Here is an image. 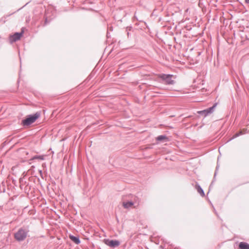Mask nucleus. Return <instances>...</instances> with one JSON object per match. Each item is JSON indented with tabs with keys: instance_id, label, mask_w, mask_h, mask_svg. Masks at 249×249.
Listing matches in <instances>:
<instances>
[{
	"instance_id": "f257e3e1",
	"label": "nucleus",
	"mask_w": 249,
	"mask_h": 249,
	"mask_svg": "<svg viewBox=\"0 0 249 249\" xmlns=\"http://www.w3.org/2000/svg\"><path fill=\"white\" fill-rule=\"evenodd\" d=\"M29 231L28 227L20 228L14 233V238L18 242L22 241L27 237Z\"/></svg>"
},
{
	"instance_id": "f03ea898",
	"label": "nucleus",
	"mask_w": 249,
	"mask_h": 249,
	"mask_svg": "<svg viewBox=\"0 0 249 249\" xmlns=\"http://www.w3.org/2000/svg\"><path fill=\"white\" fill-rule=\"evenodd\" d=\"M39 116L40 113L38 112H36L33 115H28L26 119L22 121L21 124L24 126H28L34 123Z\"/></svg>"
},
{
	"instance_id": "7ed1b4c3",
	"label": "nucleus",
	"mask_w": 249,
	"mask_h": 249,
	"mask_svg": "<svg viewBox=\"0 0 249 249\" xmlns=\"http://www.w3.org/2000/svg\"><path fill=\"white\" fill-rule=\"evenodd\" d=\"M173 75L161 74L159 76V77L162 80V82L166 85H174L175 81L172 79Z\"/></svg>"
},
{
	"instance_id": "20e7f679",
	"label": "nucleus",
	"mask_w": 249,
	"mask_h": 249,
	"mask_svg": "<svg viewBox=\"0 0 249 249\" xmlns=\"http://www.w3.org/2000/svg\"><path fill=\"white\" fill-rule=\"evenodd\" d=\"M216 106V104H214L212 107H209L206 109L201 111H198L197 113L202 116H203L204 117H206L208 115L213 112Z\"/></svg>"
},
{
	"instance_id": "39448f33",
	"label": "nucleus",
	"mask_w": 249,
	"mask_h": 249,
	"mask_svg": "<svg viewBox=\"0 0 249 249\" xmlns=\"http://www.w3.org/2000/svg\"><path fill=\"white\" fill-rule=\"evenodd\" d=\"M24 33L23 28L21 29V32L20 33H15L14 35H11L9 37V41L11 43H13L18 40L20 39Z\"/></svg>"
},
{
	"instance_id": "423d86ee",
	"label": "nucleus",
	"mask_w": 249,
	"mask_h": 249,
	"mask_svg": "<svg viewBox=\"0 0 249 249\" xmlns=\"http://www.w3.org/2000/svg\"><path fill=\"white\" fill-rule=\"evenodd\" d=\"M104 243L111 248L117 247L120 244V242L116 240L105 239Z\"/></svg>"
},
{
	"instance_id": "0eeeda50",
	"label": "nucleus",
	"mask_w": 249,
	"mask_h": 249,
	"mask_svg": "<svg viewBox=\"0 0 249 249\" xmlns=\"http://www.w3.org/2000/svg\"><path fill=\"white\" fill-rule=\"evenodd\" d=\"M156 140L158 142H166L169 141V138L166 135H160L156 137Z\"/></svg>"
},
{
	"instance_id": "6e6552de",
	"label": "nucleus",
	"mask_w": 249,
	"mask_h": 249,
	"mask_svg": "<svg viewBox=\"0 0 249 249\" xmlns=\"http://www.w3.org/2000/svg\"><path fill=\"white\" fill-rule=\"evenodd\" d=\"M240 249H249V244L246 242H241L239 244Z\"/></svg>"
},
{
	"instance_id": "1a4fd4ad",
	"label": "nucleus",
	"mask_w": 249,
	"mask_h": 249,
	"mask_svg": "<svg viewBox=\"0 0 249 249\" xmlns=\"http://www.w3.org/2000/svg\"><path fill=\"white\" fill-rule=\"evenodd\" d=\"M70 238L72 242H73L76 244H79L80 243V240L78 237L71 235H70Z\"/></svg>"
},
{
	"instance_id": "9d476101",
	"label": "nucleus",
	"mask_w": 249,
	"mask_h": 249,
	"mask_svg": "<svg viewBox=\"0 0 249 249\" xmlns=\"http://www.w3.org/2000/svg\"><path fill=\"white\" fill-rule=\"evenodd\" d=\"M196 188L197 191V192L201 196H204L205 193L204 192L203 190L198 184L196 185Z\"/></svg>"
},
{
	"instance_id": "9b49d317",
	"label": "nucleus",
	"mask_w": 249,
	"mask_h": 249,
	"mask_svg": "<svg viewBox=\"0 0 249 249\" xmlns=\"http://www.w3.org/2000/svg\"><path fill=\"white\" fill-rule=\"evenodd\" d=\"M134 205V203L132 201L124 202L123 205L125 209H128Z\"/></svg>"
},
{
	"instance_id": "f8f14e48",
	"label": "nucleus",
	"mask_w": 249,
	"mask_h": 249,
	"mask_svg": "<svg viewBox=\"0 0 249 249\" xmlns=\"http://www.w3.org/2000/svg\"><path fill=\"white\" fill-rule=\"evenodd\" d=\"M247 133V132H243V131H241L240 130V131H239L238 132H237L236 133H235L233 136L232 137L231 139V140H232L237 137H239V136L241 135H243V134H246Z\"/></svg>"
},
{
	"instance_id": "ddd939ff",
	"label": "nucleus",
	"mask_w": 249,
	"mask_h": 249,
	"mask_svg": "<svg viewBox=\"0 0 249 249\" xmlns=\"http://www.w3.org/2000/svg\"><path fill=\"white\" fill-rule=\"evenodd\" d=\"M31 160H44V157L43 155H36V156H34L32 158Z\"/></svg>"
},
{
	"instance_id": "4468645a",
	"label": "nucleus",
	"mask_w": 249,
	"mask_h": 249,
	"mask_svg": "<svg viewBox=\"0 0 249 249\" xmlns=\"http://www.w3.org/2000/svg\"><path fill=\"white\" fill-rule=\"evenodd\" d=\"M132 27L130 26V27H126V31H130L132 29Z\"/></svg>"
},
{
	"instance_id": "2eb2a0df",
	"label": "nucleus",
	"mask_w": 249,
	"mask_h": 249,
	"mask_svg": "<svg viewBox=\"0 0 249 249\" xmlns=\"http://www.w3.org/2000/svg\"><path fill=\"white\" fill-rule=\"evenodd\" d=\"M241 131H243V132H247V133L249 132V131H248V129L247 128L243 129L241 130Z\"/></svg>"
},
{
	"instance_id": "dca6fc26",
	"label": "nucleus",
	"mask_w": 249,
	"mask_h": 249,
	"mask_svg": "<svg viewBox=\"0 0 249 249\" xmlns=\"http://www.w3.org/2000/svg\"><path fill=\"white\" fill-rule=\"evenodd\" d=\"M47 22H48V19H47V18L46 17L45 18V24H46Z\"/></svg>"
},
{
	"instance_id": "f3484780",
	"label": "nucleus",
	"mask_w": 249,
	"mask_h": 249,
	"mask_svg": "<svg viewBox=\"0 0 249 249\" xmlns=\"http://www.w3.org/2000/svg\"><path fill=\"white\" fill-rule=\"evenodd\" d=\"M133 18L134 19H136L137 20H138V18H137L136 16L135 15H134V17H133Z\"/></svg>"
},
{
	"instance_id": "a211bd4d",
	"label": "nucleus",
	"mask_w": 249,
	"mask_h": 249,
	"mask_svg": "<svg viewBox=\"0 0 249 249\" xmlns=\"http://www.w3.org/2000/svg\"><path fill=\"white\" fill-rule=\"evenodd\" d=\"M127 35L128 37H129V33L128 31H127Z\"/></svg>"
},
{
	"instance_id": "6ab92c4d",
	"label": "nucleus",
	"mask_w": 249,
	"mask_h": 249,
	"mask_svg": "<svg viewBox=\"0 0 249 249\" xmlns=\"http://www.w3.org/2000/svg\"><path fill=\"white\" fill-rule=\"evenodd\" d=\"M217 167H216V170H217ZM216 171H215L214 178L216 176Z\"/></svg>"
},
{
	"instance_id": "aec40b11",
	"label": "nucleus",
	"mask_w": 249,
	"mask_h": 249,
	"mask_svg": "<svg viewBox=\"0 0 249 249\" xmlns=\"http://www.w3.org/2000/svg\"><path fill=\"white\" fill-rule=\"evenodd\" d=\"M245 1L247 3L249 4V0H245Z\"/></svg>"
},
{
	"instance_id": "412c9836",
	"label": "nucleus",
	"mask_w": 249,
	"mask_h": 249,
	"mask_svg": "<svg viewBox=\"0 0 249 249\" xmlns=\"http://www.w3.org/2000/svg\"><path fill=\"white\" fill-rule=\"evenodd\" d=\"M20 183H21V181H22V180L21 179H20Z\"/></svg>"
},
{
	"instance_id": "4be33fe9",
	"label": "nucleus",
	"mask_w": 249,
	"mask_h": 249,
	"mask_svg": "<svg viewBox=\"0 0 249 249\" xmlns=\"http://www.w3.org/2000/svg\"><path fill=\"white\" fill-rule=\"evenodd\" d=\"M213 181L212 182V183H211V184L210 186L212 185V183H213Z\"/></svg>"
}]
</instances>
